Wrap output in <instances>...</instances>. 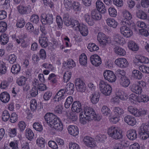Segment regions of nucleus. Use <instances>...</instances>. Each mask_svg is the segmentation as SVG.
<instances>
[{
	"mask_svg": "<svg viewBox=\"0 0 149 149\" xmlns=\"http://www.w3.org/2000/svg\"><path fill=\"white\" fill-rule=\"evenodd\" d=\"M26 124L23 121H21L19 122L18 125V127L19 130L20 132L24 131L26 128Z\"/></svg>",
	"mask_w": 149,
	"mask_h": 149,
	"instance_id": "e2e57ef3",
	"label": "nucleus"
},
{
	"mask_svg": "<svg viewBox=\"0 0 149 149\" xmlns=\"http://www.w3.org/2000/svg\"><path fill=\"white\" fill-rule=\"evenodd\" d=\"M87 48L91 52L97 51L99 49V47L94 43L89 44Z\"/></svg>",
	"mask_w": 149,
	"mask_h": 149,
	"instance_id": "de8ad7c7",
	"label": "nucleus"
},
{
	"mask_svg": "<svg viewBox=\"0 0 149 149\" xmlns=\"http://www.w3.org/2000/svg\"><path fill=\"white\" fill-rule=\"evenodd\" d=\"M10 99V96L7 92H3L0 94V100L3 103L8 102L9 101Z\"/></svg>",
	"mask_w": 149,
	"mask_h": 149,
	"instance_id": "b1692460",
	"label": "nucleus"
},
{
	"mask_svg": "<svg viewBox=\"0 0 149 149\" xmlns=\"http://www.w3.org/2000/svg\"><path fill=\"white\" fill-rule=\"evenodd\" d=\"M101 111L102 114L104 116L110 115V110L106 106L104 105L102 107Z\"/></svg>",
	"mask_w": 149,
	"mask_h": 149,
	"instance_id": "37998d69",
	"label": "nucleus"
},
{
	"mask_svg": "<svg viewBox=\"0 0 149 149\" xmlns=\"http://www.w3.org/2000/svg\"><path fill=\"white\" fill-rule=\"evenodd\" d=\"M128 138L130 140L136 139L137 137L136 131L134 130H128L127 135Z\"/></svg>",
	"mask_w": 149,
	"mask_h": 149,
	"instance_id": "5701e85b",
	"label": "nucleus"
},
{
	"mask_svg": "<svg viewBox=\"0 0 149 149\" xmlns=\"http://www.w3.org/2000/svg\"><path fill=\"white\" fill-rule=\"evenodd\" d=\"M30 108L32 111H34L37 109V103L35 99H32L30 101Z\"/></svg>",
	"mask_w": 149,
	"mask_h": 149,
	"instance_id": "bf43d9fd",
	"label": "nucleus"
},
{
	"mask_svg": "<svg viewBox=\"0 0 149 149\" xmlns=\"http://www.w3.org/2000/svg\"><path fill=\"white\" fill-rule=\"evenodd\" d=\"M107 133L110 137L114 139H121L123 135L121 131L117 127L111 126L108 128Z\"/></svg>",
	"mask_w": 149,
	"mask_h": 149,
	"instance_id": "f03ea898",
	"label": "nucleus"
},
{
	"mask_svg": "<svg viewBox=\"0 0 149 149\" xmlns=\"http://www.w3.org/2000/svg\"><path fill=\"white\" fill-rule=\"evenodd\" d=\"M100 94L99 92H95L91 95L90 96L91 101L93 104H96L99 101Z\"/></svg>",
	"mask_w": 149,
	"mask_h": 149,
	"instance_id": "4be33fe9",
	"label": "nucleus"
},
{
	"mask_svg": "<svg viewBox=\"0 0 149 149\" xmlns=\"http://www.w3.org/2000/svg\"><path fill=\"white\" fill-rule=\"evenodd\" d=\"M27 78L24 76L19 77L17 80L16 83L19 86H23L26 84Z\"/></svg>",
	"mask_w": 149,
	"mask_h": 149,
	"instance_id": "f704fd0d",
	"label": "nucleus"
},
{
	"mask_svg": "<svg viewBox=\"0 0 149 149\" xmlns=\"http://www.w3.org/2000/svg\"><path fill=\"white\" fill-rule=\"evenodd\" d=\"M77 30H78L79 31L81 34L83 36H86L88 34V28L87 26L84 24H81Z\"/></svg>",
	"mask_w": 149,
	"mask_h": 149,
	"instance_id": "393cba45",
	"label": "nucleus"
},
{
	"mask_svg": "<svg viewBox=\"0 0 149 149\" xmlns=\"http://www.w3.org/2000/svg\"><path fill=\"white\" fill-rule=\"evenodd\" d=\"M72 75V73L69 71L65 72L64 74V82H67L70 79Z\"/></svg>",
	"mask_w": 149,
	"mask_h": 149,
	"instance_id": "6e6d98bb",
	"label": "nucleus"
},
{
	"mask_svg": "<svg viewBox=\"0 0 149 149\" xmlns=\"http://www.w3.org/2000/svg\"><path fill=\"white\" fill-rule=\"evenodd\" d=\"M8 35L6 34H2L0 36V41L3 45L7 44L8 41Z\"/></svg>",
	"mask_w": 149,
	"mask_h": 149,
	"instance_id": "c03bdc74",
	"label": "nucleus"
},
{
	"mask_svg": "<svg viewBox=\"0 0 149 149\" xmlns=\"http://www.w3.org/2000/svg\"><path fill=\"white\" fill-rule=\"evenodd\" d=\"M107 137L106 135L104 134H99L97 135L95 139L98 143H104Z\"/></svg>",
	"mask_w": 149,
	"mask_h": 149,
	"instance_id": "a19ab883",
	"label": "nucleus"
},
{
	"mask_svg": "<svg viewBox=\"0 0 149 149\" xmlns=\"http://www.w3.org/2000/svg\"><path fill=\"white\" fill-rule=\"evenodd\" d=\"M67 67L71 69L75 66L76 64L73 59H70L67 60Z\"/></svg>",
	"mask_w": 149,
	"mask_h": 149,
	"instance_id": "338daca9",
	"label": "nucleus"
},
{
	"mask_svg": "<svg viewBox=\"0 0 149 149\" xmlns=\"http://www.w3.org/2000/svg\"><path fill=\"white\" fill-rule=\"evenodd\" d=\"M74 87L73 84L69 83L66 85L64 91L68 94H72L74 92Z\"/></svg>",
	"mask_w": 149,
	"mask_h": 149,
	"instance_id": "a878e982",
	"label": "nucleus"
},
{
	"mask_svg": "<svg viewBox=\"0 0 149 149\" xmlns=\"http://www.w3.org/2000/svg\"><path fill=\"white\" fill-rule=\"evenodd\" d=\"M114 50L116 54L120 56H124L126 54L124 49L119 47H116L114 49Z\"/></svg>",
	"mask_w": 149,
	"mask_h": 149,
	"instance_id": "72a5a7b5",
	"label": "nucleus"
},
{
	"mask_svg": "<svg viewBox=\"0 0 149 149\" xmlns=\"http://www.w3.org/2000/svg\"><path fill=\"white\" fill-rule=\"evenodd\" d=\"M124 24L121 26L120 28V31L121 33L126 38L130 37L132 35V31L127 26V24Z\"/></svg>",
	"mask_w": 149,
	"mask_h": 149,
	"instance_id": "1a4fd4ad",
	"label": "nucleus"
},
{
	"mask_svg": "<svg viewBox=\"0 0 149 149\" xmlns=\"http://www.w3.org/2000/svg\"><path fill=\"white\" fill-rule=\"evenodd\" d=\"M37 144L40 148H44L46 144V142L44 139L42 137L38 138L36 141Z\"/></svg>",
	"mask_w": 149,
	"mask_h": 149,
	"instance_id": "ea45409f",
	"label": "nucleus"
},
{
	"mask_svg": "<svg viewBox=\"0 0 149 149\" xmlns=\"http://www.w3.org/2000/svg\"><path fill=\"white\" fill-rule=\"evenodd\" d=\"M71 110L74 112L77 113L82 111V104L79 101H74L72 104Z\"/></svg>",
	"mask_w": 149,
	"mask_h": 149,
	"instance_id": "f8f14e48",
	"label": "nucleus"
},
{
	"mask_svg": "<svg viewBox=\"0 0 149 149\" xmlns=\"http://www.w3.org/2000/svg\"><path fill=\"white\" fill-rule=\"evenodd\" d=\"M119 82L120 85L125 87H128L130 84L129 79L126 77L120 79Z\"/></svg>",
	"mask_w": 149,
	"mask_h": 149,
	"instance_id": "c756f323",
	"label": "nucleus"
},
{
	"mask_svg": "<svg viewBox=\"0 0 149 149\" xmlns=\"http://www.w3.org/2000/svg\"><path fill=\"white\" fill-rule=\"evenodd\" d=\"M25 24V22L23 18H20L18 19L16 26L17 27L22 28H23Z\"/></svg>",
	"mask_w": 149,
	"mask_h": 149,
	"instance_id": "3c124183",
	"label": "nucleus"
},
{
	"mask_svg": "<svg viewBox=\"0 0 149 149\" xmlns=\"http://www.w3.org/2000/svg\"><path fill=\"white\" fill-rule=\"evenodd\" d=\"M17 8L18 12L21 15L27 14L31 10V7L29 5L24 6L20 5L17 6Z\"/></svg>",
	"mask_w": 149,
	"mask_h": 149,
	"instance_id": "9b49d317",
	"label": "nucleus"
},
{
	"mask_svg": "<svg viewBox=\"0 0 149 149\" xmlns=\"http://www.w3.org/2000/svg\"><path fill=\"white\" fill-rule=\"evenodd\" d=\"M124 121L129 125L133 126L135 125L136 121L135 118L132 116L127 115L124 118Z\"/></svg>",
	"mask_w": 149,
	"mask_h": 149,
	"instance_id": "f3484780",
	"label": "nucleus"
},
{
	"mask_svg": "<svg viewBox=\"0 0 149 149\" xmlns=\"http://www.w3.org/2000/svg\"><path fill=\"white\" fill-rule=\"evenodd\" d=\"M99 85L100 90L102 94L106 96L111 95L112 92V88L107 82L101 81H100Z\"/></svg>",
	"mask_w": 149,
	"mask_h": 149,
	"instance_id": "7ed1b4c3",
	"label": "nucleus"
},
{
	"mask_svg": "<svg viewBox=\"0 0 149 149\" xmlns=\"http://www.w3.org/2000/svg\"><path fill=\"white\" fill-rule=\"evenodd\" d=\"M132 76L135 79H140L142 78L143 75L139 70H135L132 71Z\"/></svg>",
	"mask_w": 149,
	"mask_h": 149,
	"instance_id": "58836bf2",
	"label": "nucleus"
},
{
	"mask_svg": "<svg viewBox=\"0 0 149 149\" xmlns=\"http://www.w3.org/2000/svg\"><path fill=\"white\" fill-rule=\"evenodd\" d=\"M109 13L110 16L113 17H116L117 15L116 10L112 7H111L109 8Z\"/></svg>",
	"mask_w": 149,
	"mask_h": 149,
	"instance_id": "0e129e2a",
	"label": "nucleus"
},
{
	"mask_svg": "<svg viewBox=\"0 0 149 149\" xmlns=\"http://www.w3.org/2000/svg\"><path fill=\"white\" fill-rule=\"evenodd\" d=\"M71 0H64V4L65 7L67 10H70L72 8V4Z\"/></svg>",
	"mask_w": 149,
	"mask_h": 149,
	"instance_id": "13d9d810",
	"label": "nucleus"
},
{
	"mask_svg": "<svg viewBox=\"0 0 149 149\" xmlns=\"http://www.w3.org/2000/svg\"><path fill=\"white\" fill-rule=\"evenodd\" d=\"M33 126V128L37 131L41 132L43 130L42 125L38 122L34 123Z\"/></svg>",
	"mask_w": 149,
	"mask_h": 149,
	"instance_id": "680f3d73",
	"label": "nucleus"
},
{
	"mask_svg": "<svg viewBox=\"0 0 149 149\" xmlns=\"http://www.w3.org/2000/svg\"><path fill=\"white\" fill-rule=\"evenodd\" d=\"M73 102V98L71 96H69L67 98L64 104L65 107L66 108H69L70 105Z\"/></svg>",
	"mask_w": 149,
	"mask_h": 149,
	"instance_id": "864d4df0",
	"label": "nucleus"
},
{
	"mask_svg": "<svg viewBox=\"0 0 149 149\" xmlns=\"http://www.w3.org/2000/svg\"><path fill=\"white\" fill-rule=\"evenodd\" d=\"M83 141L84 144L88 147L93 148L95 145L93 139L89 136L84 137Z\"/></svg>",
	"mask_w": 149,
	"mask_h": 149,
	"instance_id": "dca6fc26",
	"label": "nucleus"
},
{
	"mask_svg": "<svg viewBox=\"0 0 149 149\" xmlns=\"http://www.w3.org/2000/svg\"><path fill=\"white\" fill-rule=\"evenodd\" d=\"M81 25L77 20L75 19H71V25L72 26V27H75L76 30Z\"/></svg>",
	"mask_w": 149,
	"mask_h": 149,
	"instance_id": "4d7b16f0",
	"label": "nucleus"
},
{
	"mask_svg": "<svg viewBox=\"0 0 149 149\" xmlns=\"http://www.w3.org/2000/svg\"><path fill=\"white\" fill-rule=\"evenodd\" d=\"M128 46L129 49L133 51H137L139 49L138 45L133 41L129 42Z\"/></svg>",
	"mask_w": 149,
	"mask_h": 149,
	"instance_id": "7c9ffc66",
	"label": "nucleus"
},
{
	"mask_svg": "<svg viewBox=\"0 0 149 149\" xmlns=\"http://www.w3.org/2000/svg\"><path fill=\"white\" fill-rule=\"evenodd\" d=\"M106 22L109 26L114 28H116L118 24V23L114 19L111 18H107Z\"/></svg>",
	"mask_w": 149,
	"mask_h": 149,
	"instance_id": "bb28decb",
	"label": "nucleus"
},
{
	"mask_svg": "<svg viewBox=\"0 0 149 149\" xmlns=\"http://www.w3.org/2000/svg\"><path fill=\"white\" fill-rule=\"evenodd\" d=\"M65 93L64 89L60 90L54 97L55 101L58 102L64 99L65 98L64 94Z\"/></svg>",
	"mask_w": 149,
	"mask_h": 149,
	"instance_id": "aec40b11",
	"label": "nucleus"
},
{
	"mask_svg": "<svg viewBox=\"0 0 149 149\" xmlns=\"http://www.w3.org/2000/svg\"><path fill=\"white\" fill-rule=\"evenodd\" d=\"M20 66L19 64H15L11 68V71L14 74H18L20 71Z\"/></svg>",
	"mask_w": 149,
	"mask_h": 149,
	"instance_id": "4c0bfd02",
	"label": "nucleus"
},
{
	"mask_svg": "<svg viewBox=\"0 0 149 149\" xmlns=\"http://www.w3.org/2000/svg\"><path fill=\"white\" fill-rule=\"evenodd\" d=\"M148 128L146 125L143 124L139 129V135L140 138L143 140H146L149 138V131Z\"/></svg>",
	"mask_w": 149,
	"mask_h": 149,
	"instance_id": "39448f33",
	"label": "nucleus"
},
{
	"mask_svg": "<svg viewBox=\"0 0 149 149\" xmlns=\"http://www.w3.org/2000/svg\"><path fill=\"white\" fill-rule=\"evenodd\" d=\"M115 63L119 67L122 68L127 67L129 64L127 60L124 58H119L116 59Z\"/></svg>",
	"mask_w": 149,
	"mask_h": 149,
	"instance_id": "2eb2a0df",
	"label": "nucleus"
},
{
	"mask_svg": "<svg viewBox=\"0 0 149 149\" xmlns=\"http://www.w3.org/2000/svg\"><path fill=\"white\" fill-rule=\"evenodd\" d=\"M90 60L91 63L95 66H98L102 63V61L100 56L97 54H94L90 57Z\"/></svg>",
	"mask_w": 149,
	"mask_h": 149,
	"instance_id": "4468645a",
	"label": "nucleus"
},
{
	"mask_svg": "<svg viewBox=\"0 0 149 149\" xmlns=\"http://www.w3.org/2000/svg\"><path fill=\"white\" fill-rule=\"evenodd\" d=\"M131 91L136 94H140L142 90L140 86L136 84H133L131 87Z\"/></svg>",
	"mask_w": 149,
	"mask_h": 149,
	"instance_id": "c85d7f7f",
	"label": "nucleus"
},
{
	"mask_svg": "<svg viewBox=\"0 0 149 149\" xmlns=\"http://www.w3.org/2000/svg\"><path fill=\"white\" fill-rule=\"evenodd\" d=\"M97 10L100 12L102 13H105L106 9L105 6L103 2L100 0H97L96 3Z\"/></svg>",
	"mask_w": 149,
	"mask_h": 149,
	"instance_id": "412c9836",
	"label": "nucleus"
},
{
	"mask_svg": "<svg viewBox=\"0 0 149 149\" xmlns=\"http://www.w3.org/2000/svg\"><path fill=\"white\" fill-rule=\"evenodd\" d=\"M69 133L71 135L76 136L79 133V130L76 126L70 125L68 127Z\"/></svg>",
	"mask_w": 149,
	"mask_h": 149,
	"instance_id": "a211bd4d",
	"label": "nucleus"
},
{
	"mask_svg": "<svg viewBox=\"0 0 149 149\" xmlns=\"http://www.w3.org/2000/svg\"><path fill=\"white\" fill-rule=\"evenodd\" d=\"M137 17L141 19H146L147 15L146 13L141 10H139L136 13Z\"/></svg>",
	"mask_w": 149,
	"mask_h": 149,
	"instance_id": "09e8293b",
	"label": "nucleus"
},
{
	"mask_svg": "<svg viewBox=\"0 0 149 149\" xmlns=\"http://www.w3.org/2000/svg\"><path fill=\"white\" fill-rule=\"evenodd\" d=\"M113 111L116 116H120L124 113V110L119 107H114L113 109Z\"/></svg>",
	"mask_w": 149,
	"mask_h": 149,
	"instance_id": "e433bc0d",
	"label": "nucleus"
},
{
	"mask_svg": "<svg viewBox=\"0 0 149 149\" xmlns=\"http://www.w3.org/2000/svg\"><path fill=\"white\" fill-rule=\"evenodd\" d=\"M128 111L130 113L136 117H139L143 114L142 111H140L136 108L132 106H129L127 108Z\"/></svg>",
	"mask_w": 149,
	"mask_h": 149,
	"instance_id": "ddd939ff",
	"label": "nucleus"
},
{
	"mask_svg": "<svg viewBox=\"0 0 149 149\" xmlns=\"http://www.w3.org/2000/svg\"><path fill=\"white\" fill-rule=\"evenodd\" d=\"M79 63L81 65H85L87 63V58L84 53L81 54L79 56Z\"/></svg>",
	"mask_w": 149,
	"mask_h": 149,
	"instance_id": "79ce46f5",
	"label": "nucleus"
},
{
	"mask_svg": "<svg viewBox=\"0 0 149 149\" xmlns=\"http://www.w3.org/2000/svg\"><path fill=\"white\" fill-rule=\"evenodd\" d=\"M2 116V120L4 121H6L9 120L10 117V114L8 110H5L3 112Z\"/></svg>",
	"mask_w": 149,
	"mask_h": 149,
	"instance_id": "8fccbe9b",
	"label": "nucleus"
},
{
	"mask_svg": "<svg viewBox=\"0 0 149 149\" xmlns=\"http://www.w3.org/2000/svg\"><path fill=\"white\" fill-rule=\"evenodd\" d=\"M52 127L56 130L61 131L63 129V126L61 121L59 120V121L57 122V123L55 124Z\"/></svg>",
	"mask_w": 149,
	"mask_h": 149,
	"instance_id": "a18cd8bd",
	"label": "nucleus"
},
{
	"mask_svg": "<svg viewBox=\"0 0 149 149\" xmlns=\"http://www.w3.org/2000/svg\"><path fill=\"white\" fill-rule=\"evenodd\" d=\"M7 71V68L5 63L1 61H0V74H4Z\"/></svg>",
	"mask_w": 149,
	"mask_h": 149,
	"instance_id": "603ef678",
	"label": "nucleus"
},
{
	"mask_svg": "<svg viewBox=\"0 0 149 149\" xmlns=\"http://www.w3.org/2000/svg\"><path fill=\"white\" fill-rule=\"evenodd\" d=\"M48 39L45 36L40 37L39 38V42L40 45L44 47H46L48 45Z\"/></svg>",
	"mask_w": 149,
	"mask_h": 149,
	"instance_id": "2f4dec72",
	"label": "nucleus"
},
{
	"mask_svg": "<svg viewBox=\"0 0 149 149\" xmlns=\"http://www.w3.org/2000/svg\"><path fill=\"white\" fill-rule=\"evenodd\" d=\"M84 113L85 117L83 115L82 112L79 114L80 121L83 124H85L89 121L96 119V115L94 110L92 108L88 107H86Z\"/></svg>",
	"mask_w": 149,
	"mask_h": 149,
	"instance_id": "f257e3e1",
	"label": "nucleus"
},
{
	"mask_svg": "<svg viewBox=\"0 0 149 149\" xmlns=\"http://www.w3.org/2000/svg\"><path fill=\"white\" fill-rule=\"evenodd\" d=\"M100 13V12L95 9L92 10L91 15L94 20H99L101 19L102 16Z\"/></svg>",
	"mask_w": 149,
	"mask_h": 149,
	"instance_id": "6ab92c4d",
	"label": "nucleus"
},
{
	"mask_svg": "<svg viewBox=\"0 0 149 149\" xmlns=\"http://www.w3.org/2000/svg\"><path fill=\"white\" fill-rule=\"evenodd\" d=\"M7 25L6 23L4 22H0V32H3L7 29Z\"/></svg>",
	"mask_w": 149,
	"mask_h": 149,
	"instance_id": "69168bd1",
	"label": "nucleus"
},
{
	"mask_svg": "<svg viewBox=\"0 0 149 149\" xmlns=\"http://www.w3.org/2000/svg\"><path fill=\"white\" fill-rule=\"evenodd\" d=\"M114 40L115 42L120 44L123 45L125 43L124 38L118 34L115 35Z\"/></svg>",
	"mask_w": 149,
	"mask_h": 149,
	"instance_id": "473e14b6",
	"label": "nucleus"
},
{
	"mask_svg": "<svg viewBox=\"0 0 149 149\" xmlns=\"http://www.w3.org/2000/svg\"><path fill=\"white\" fill-rule=\"evenodd\" d=\"M104 79L109 82H114L116 80V77L114 73L111 71L105 70L103 72Z\"/></svg>",
	"mask_w": 149,
	"mask_h": 149,
	"instance_id": "423d86ee",
	"label": "nucleus"
},
{
	"mask_svg": "<svg viewBox=\"0 0 149 149\" xmlns=\"http://www.w3.org/2000/svg\"><path fill=\"white\" fill-rule=\"evenodd\" d=\"M44 118L45 121L51 127L56 123H57V122L59 120L55 115L49 113H47L45 115Z\"/></svg>",
	"mask_w": 149,
	"mask_h": 149,
	"instance_id": "20e7f679",
	"label": "nucleus"
},
{
	"mask_svg": "<svg viewBox=\"0 0 149 149\" xmlns=\"http://www.w3.org/2000/svg\"><path fill=\"white\" fill-rule=\"evenodd\" d=\"M123 15L124 19L126 20V21H123V22H122L123 24L124 23L125 24H127L130 27L133 26L134 25V23L131 22L129 21L132 18V15L130 13L125 10L123 12Z\"/></svg>",
	"mask_w": 149,
	"mask_h": 149,
	"instance_id": "0eeeda50",
	"label": "nucleus"
},
{
	"mask_svg": "<svg viewBox=\"0 0 149 149\" xmlns=\"http://www.w3.org/2000/svg\"><path fill=\"white\" fill-rule=\"evenodd\" d=\"M30 20L33 23L37 24L39 21V17L37 15L33 14L31 16Z\"/></svg>",
	"mask_w": 149,
	"mask_h": 149,
	"instance_id": "052dcab7",
	"label": "nucleus"
},
{
	"mask_svg": "<svg viewBox=\"0 0 149 149\" xmlns=\"http://www.w3.org/2000/svg\"><path fill=\"white\" fill-rule=\"evenodd\" d=\"M26 136L29 140H31L33 138L34 134L31 129L28 128L26 130Z\"/></svg>",
	"mask_w": 149,
	"mask_h": 149,
	"instance_id": "49530a36",
	"label": "nucleus"
},
{
	"mask_svg": "<svg viewBox=\"0 0 149 149\" xmlns=\"http://www.w3.org/2000/svg\"><path fill=\"white\" fill-rule=\"evenodd\" d=\"M84 18L86 21L89 25L92 26L94 24V20L92 18V17H91L88 13L85 14L84 15Z\"/></svg>",
	"mask_w": 149,
	"mask_h": 149,
	"instance_id": "c9c22d12",
	"label": "nucleus"
},
{
	"mask_svg": "<svg viewBox=\"0 0 149 149\" xmlns=\"http://www.w3.org/2000/svg\"><path fill=\"white\" fill-rule=\"evenodd\" d=\"M117 95L120 99L122 100H124L127 98V94L124 91H120Z\"/></svg>",
	"mask_w": 149,
	"mask_h": 149,
	"instance_id": "5fc2aeb1",
	"label": "nucleus"
},
{
	"mask_svg": "<svg viewBox=\"0 0 149 149\" xmlns=\"http://www.w3.org/2000/svg\"><path fill=\"white\" fill-rule=\"evenodd\" d=\"M41 21L43 24L46 25L47 24H50L53 21V17L52 15L48 13L47 15L42 14L41 15Z\"/></svg>",
	"mask_w": 149,
	"mask_h": 149,
	"instance_id": "6e6552de",
	"label": "nucleus"
},
{
	"mask_svg": "<svg viewBox=\"0 0 149 149\" xmlns=\"http://www.w3.org/2000/svg\"><path fill=\"white\" fill-rule=\"evenodd\" d=\"M139 70L144 73H149V67L143 65L140 66L139 68Z\"/></svg>",
	"mask_w": 149,
	"mask_h": 149,
	"instance_id": "774afa93",
	"label": "nucleus"
},
{
	"mask_svg": "<svg viewBox=\"0 0 149 149\" xmlns=\"http://www.w3.org/2000/svg\"><path fill=\"white\" fill-rule=\"evenodd\" d=\"M48 80L49 81L50 83L52 84L57 85L58 84V78L56 75L54 73L49 74Z\"/></svg>",
	"mask_w": 149,
	"mask_h": 149,
	"instance_id": "cd10ccee",
	"label": "nucleus"
},
{
	"mask_svg": "<svg viewBox=\"0 0 149 149\" xmlns=\"http://www.w3.org/2000/svg\"><path fill=\"white\" fill-rule=\"evenodd\" d=\"M97 40L101 46L103 47L106 45L108 42V38L106 37L105 34L102 33H98L97 36Z\"/></svg>",
	"mask_w": 149,
	"mask_h": 149,
	"instance_id": "9d476101",
	"label": "nucleus"
}]
</instances>
